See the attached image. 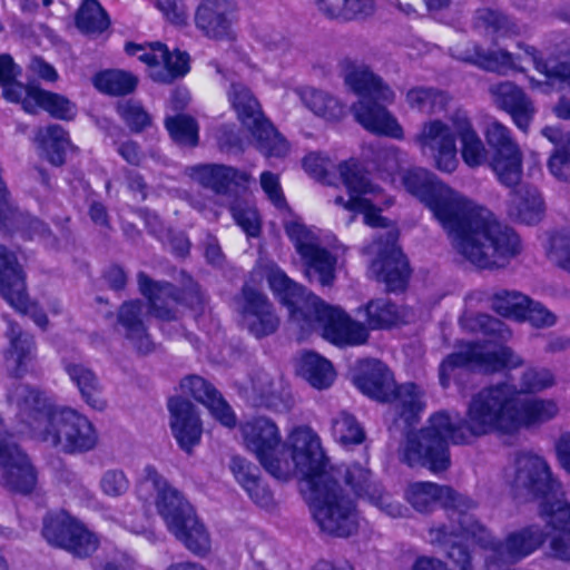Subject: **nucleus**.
Segmentation results:
<instances>
[{"label": "nucleus", "instance_id": "f257e3e1", "mask_svg": "<svg viewBox=\"0 0 570 570\" xmlns=\"http://www.w3.org/2000/svg\"><path fill=\"white\" fill-rule=\"evenodd\" d=\"M558 414L559 405L552 399L521 400L513 384L490 385L472 395L464 421L439 412L423 429L410 432L400 446V460L434 473L445 471L451 463L450 443L465 444L493 433L512 434L521 426L547 423Z\"/></svg>", "mask_w": 570, "mask_h": 570}, {"label": "nucleus", "instance_id": "f03ea898", "mask_svg": "<svg viewBox=\"0 0 570 570\" xmlns=\"http://www.w3.org/2000/svg\"><path fill=\"white\" fill-rule=\"evenodd\" d=\"M405 189L428 207L460 249H521V237L492 212L460 195L435 177L409 170Z\"/></svg>", "mask_w": 570, "mask_h": 570}, {"label": "nucleus", "instance_id": "7ed1b4c3", "mask_svg": "<svg viewBox=\"0 0 570 570\" xmlns=\"http://www.w3.org/2000/svg\"><path fill=\"white\" fill-rule=\"evenodd\" d=\"M264 269L274 296L287 309L289 322L302 333L318 332L338 346L360 345L367 341L365 326L352 321L341 308L328 305L276 265L268 264Z\"/></svg>", "mask_w": 570, "mask_h": 570}, {"label": "nucleus", "instance_id": "20e7f679", "mask_svg": "<svg viewBox=\"0 0 570 570\" xmlns=\"http://www.w3.org/2000/svg\"><path fill=\"white\" fill-rule=\"evenodd\" d=\"M22 422L35 436L66 453H82L96 448L98 434L92 423L71 409L51 410L48 400L37 390L13 382L7 393Z\"/></svg>", "mask_w": 570, "mask_h": 570}, {"label": "nucleus", "instance_id": "39448f33", "mask_svg": "<svg viewBox=\"0 0 570 570\" xmlns=\"http://www.w3.org/2000/svg\"><path fill=\"white\" fill-rule=\"evenodd\" d=\"M483 135L490 151L488 165L498 183L512 190L517 218L527 225L538 224L544 214V200L537 187L521 185L523 154L511 129L494 120Z\"/></svg>", "mask_w": 570, "mask_h": 570}, {"label": "nucleus", "instance_id": "423d86ee", "mask_svg": "<svg viewBox=\"0 0 570 570\" xmlns=\"http://www.w3.org/2000/svg\"><path fill=\"white\" fill-rule=\"evenodd\" d=\"M344 73L345 83L358 97L352 105L356 121L372 134L402 139V126L384 106L394 99V92L383 79L350 59L344 60Z\"/></svg>", "mask_w": 570, "mask_h": 570}, {"label": "nucleus", "instance_id": "0eeeda50", "mask_svg": "<svg viewBox=\"0 0 570 570\" xmlns=\"http://www.w3.org/2000/svg\"><path fill=\"white\" fill-rule=\"evenodd\" d=\"M454 132L450 126L440 119L423 124L416 136V142L422 151L430 150L436 169L451 174L459 165L456 137L461 141V157L468 167L476 168L487 160V149L471 121L466 118L455 124Z\"/></svg>", "mask_w": 570, "mask_h": 570}, {"label": "nucleus", "instance_id": "6e6552de", "mask_svg": "<svg viewBox=\"0 0 570 570\" xmlns=\"http://www.w3.org/2000/svg\"><path fill=\"white\" fill-rule=\"evenodd\" d=\"M337 475L314 479L306 488L307 500L313 519L323 532L347 538L357 533L362 517L355 501L337 484Z\"/></svg>", "mask_w": 570, "mask_h": 570}, {"label": "nucleus", "instance_id": "1a4fd4ad", "mask_svg": "<svg viewBox=\"0 0 570 570\" xmlns=\"http://www.w3.org/2000/svg\"><path fill=\"white\" fill-rule=\"evenodd\" d=\"M232 105L240 124L247 128L256 150L265 158H284L289 151L287 139L262 110L258 99L245 87L236 89Z\"/></svg>", "mask_w": 570, "mask_h": 570}, {"label": "nucleus", "instance_id": "9d476101", "mask_svg": "<svg viewBox=\"0 0 570 570\" xmlns=\"http://www.w3.org/2000/svg\"><path fill=\"white\" fill-rule=\"evenodd\" d=\"M278 460H286L291 465L288 478L298 473L305 482V487L312 485L314 479H326L341 472L328 465L324 454L321 439L308 426L295 428L283 444Z\"/></svg>", "mask_w": 570, "mask_h": 570}, {"label": "nucleus", "instance_id": "9b49d317", "mask_svg": "<svg viewBox=\"0 0 570 570\" xmlns=\"http://www.w3.org/2000/svg\"><path fill=\"white\" fill-rule=\"evenodd\" d=\"M244 444L262 466L273 476L288 479L291 464L278 460L282 450V436L276 424L264 416L254 417L240 425Z\"/></svg>", "mask_w": 570, "mask_h": 570}, {"label": "nucleus", "instance_id": "f8f14e48", "mask_svg": "<svg viewBox=\"0 0 570 570\" xmlns=\"http://www.w3.org/2000/svg\"><path fill=\"white\" fill-rule=\"evenodd\" d=\"M523 364V358L508 346L491 348L487 345L466 343L460 350L448 356L440 366V382L446 387L454 368L471 366L483 372L513 370Z\"/></svg>", "mask_w": 570, "mask_h": 570}, {"label": "nucleus", "instance_id": "ddd939ff", "mask_svg": "<svg viewBox=\"0 0 570 570\" xmlns=\"http://www.w3.org/2000/svg\"><path fill=\"white\" fill-rule=\"evenodd\" d=\"M124 51L129 57L137 59L149 68H158L160 61L163 69L150 73L154 82L160 85H171L176 80L185 78L190 71V56L187 51L179 48L173 51L161 41H146L137 43L127 41Z\"/></svg>", "mask_w": 570, "mask_h": 570}, {"label": "nucleus", "instance_id": "4468645a", "mask_svg": "<svg viewBox=\"0 0 570 570\" xmlns=\"http://www.w3.org/2000/svg\"><path fill=\"white\" fill-rule=\"evenodd\" d=\"M149 489L155 491V507L167 530L171 532L195 513L191 504L153 465H146L138 484V494L146 499Z\"/></svg>", "mask_w": 570, "mask_h": 570}, {"label": "nucleus", "instance_id": "2eb2a0df", "mask_svg": "<svg viewBox=\"0 0 570 570\" xmlns=\"http://www.w3.org/2000/svg\"><path fill=\"white\" fill-rule=\"evenodd\" d=\"M472 529H466L480 544L491 549L505 562H517L538 550L546 540V532L538 524H532L510 532L503 541H495L489 530L476 520L466 519Z\"/></svg>", "mask_w": 570, "mask_h": 570}, {"label": "nucleus", "instance_id": "dca6fc26", "mask_svg": "<svg viewBox=\"0 0 570 570\" xmlns=\"http://www.w3.org/2000/svg\"><path fill=\"white\" fill-rule=\"evenodd\" d=\"M512 487L520 495L527 493L547 501L566 500L561 483L552 476L546 460L531 453L520 454L515 460Z\"/></svg>", "mask_w": 570, "mask_h": 570}, {"label": "nucleus", "instance_id": "f3484780", "mask_svg": "<svg viewBox=\"0 0 570 570\" xmlns=\"http://www.w3.org/2000/svg\"><path fill=\"white\" fill-rule=\"evenodd\" d=\"M42 534L51 546L62 548L79 558L89 557L99 544L95 533L66 513L46 518Z\"/></svg>", "mask_w": 570, "mask_h": 570}, {"label": "nucleus", "instance_id": "a211bd4d", "mask_svg": "<svg viewBox=\"0 0 570 570\" xmlns=\"http://www.w3.org/2000/svg\"><path fill=\"white\" fill-rule=\"evenodd\" d=\"M0 229L24 242H57L50 227L39 217L19 210L11 202V193L0 167Z\"/></svg>", "mask_w": 570, "mask_h": 570}, {"label": "nucleus", "instance_id": "6ab92c4d", "mask_svg": "<svg viewBox=\"0 0 570 570\" xmlns=\"http://www.w3.org/2000/svg\"><path fill=\"white\" fill-rule=\"evenodd\" d=\"M138 285L141 294L149 301L150 312L163 321L176 318L175 307L179 302L195 307L203 303V295L194 282L185 287L180 294L168 283H155L144 272L138 273Z\"/></svg>", "mask_w": 570, "mask_h": 570}, {"label": "nucleus", "instance_id": "aec40b11", "mask_svg": "<svg viewBox=\"0 0 570 570\" xmlns=\"http://www.w3.org/2000/svg\"><path fill=\"white\" fill-rule=\"evenodd\" d=\"M237 4L234 0H200L195 9L196 29L207 39H234Z\"/></svg>", "mask_w": 570, "mask_h": 570}, {"label": "nucleus", "instance_id": "412c9836", "mask_svg": "<svg viewBox=\"0 0 570 570\" xmlns=\"http://www.w3.org/2000/svg\"><path fill=\"white\" fill-rule=\"evenodd\" d=\"M406 501L419 512H431L438 504L453 509L459 515L475 507V502L453 489L433 482H414L405 490Z\"/></svg>", "mask_w": 570, "mask_h": 570}, {"label": "nucleus", "instance_id": "4be33fe9", "mask_svg": "<svg viewBox=\"0 0 570 570\" xmlns=\"http://www.w3.org/2000/svg\"><path fill=\"white\" fill-rule=\"evenodd\" d=\"M36 471L13 440L0 441V483L16 492L28 493L36 485Z\"/></svg>", "mask_w": 570, "mask_h": 570}, {"label": "nucleus", "instance_id": "5701e85b", "mask_svg": "<svg viewBox=\"0 0 570 570\" xmlns=\"http://www.w3.org/2000/svg\"><path fill=\"white\" fill-rule=\"evenodd\" d=\"M490 94L495 106L510 116L513 125L528 134L537 109L525 90L512 81H500L490 87Z\"/></svg>", "mask_w": 570, "mask_h": 570}, {"label": "nucleus", "instance_id": "b1692460", "mask_svg": "<svg viewBox=\"0 0 570 570\" xmlns=\"http://www.w3.org/2000/svg\"><path fill=\"white\" fill-rule=\"evenodd\" d=\"M547 529L551 554L570 561V503L566 500L547 501L539 510Z\"/></svg>", "mask_w": 570, "mask_h": 570}, {"label": "nucleus", "instance_id": "393cba45", "mask_svg": "<svg viewBox=\"0 0 570 570\" xmlns=\"http://www.w3.org/2000/svg\"><path fill=\"white\" fill-rule=\"evenodd\" d=\"M242 316L245 326L256 337L273 334L279 325L268 297L249 285L243 288Z\"/></svg>", "mask_w": 570, "mask_h": 570}, {"label": "nucleus", "instance_id": "a878e982", "mask_svg": "<svg viewBox=\"0 0 570 570\" xmlns=\"http://www.w3.org/2000/svg\"><path fill=\"white\" fill-rule=\"evenodd\" d=\"M0 296L18 312L29 311L26 272L14 252H0Z\"/></svg>", "mask_w": 570, "mask_h": 570}, {"label": "nucleus", "instance_id": "bb28decb", "mask_svg": "<svg viewBox=\"0 0 570 570\" xmlns=\"http://www.w3.org/2000/svg\"><path fill=\"white\" fill-rule=\"evenodd\" d=\"M469 518L474 520L471 515L463 513L460 515V524L458 527L440 524L429 530V540L431 543L450 546L448 557L453 562L455 570H474L469 550L460 541H456L461 539H472L480 544V542L466 531V529H472L470 522L466 521Z\"/></svg>", "mask_w": 570, "mask_h": 570}, {"label": "nucleus", "instance_id": "cd10ccee", "mask_svg": "<svg viewBox=\"0 0 570 570\" xmlns=\"http://www.w3.org/2000/svg\"><path fill=\"white\" fill-rule=\"evenodd\" d=\"M147 314L146 306L138 299L125 302L117 313V331L141 354L155 348L146 325Z\"/></svg>", "mask_w": 570, "mask_h": 570}, {"label": "nucleus", "instance_id": "c85d7f7f", "mask_svg": "<svg viewBox=\"0 0 570 570\" xmlns=\"http://www.w3.org/2000/svg\"><path fill=\"white\" fill-rule=\"evenodd\" d=\"M170 428L179 446L186 452L197 445L203 434V426L196 407L187 400L171 397L168 401Z\"/></svg>", "mask_w": 570, "mask_h": 570}, {"label": "nucleus", "instance_id": "c756f323", "mask_svg": "<svg viewBox=\"0 0 570 570\" xmlns=\"http://www.w3.org/2000/svg\"><path fill=\"white\" fill-rule=\"evenodd\" d=\"M24 112L37 115L47 112L51 118L62 121H72L77 117V105L67 96L47 90L39 83H28Z\"/></svg>", "mask_w": 570, "mask_h": 570}, {"label": "nucleus", "instance_id": "7c9ffc66", "mask_svg": "<svg viewBox=\"0 0 570 570\" xmlns=\"http://www.w3.org/2000/svg\"><path fill=\"white\" fill-rule=\"evenodd\" d=\"M368 276L383 283L387 291H403L409 282L411 268L403 252H377L371 259Z\"/></svg>", "mask_w": 570, "mask_h": 570}, {"label": "nucleus", "instance_id": "2f4dec72", "mask_svg": "<svg viewBox=\"0 0 570 570\" xmlns=\"http://www.w3.org/2000/svg\"><path fill=\"white\" fill-rule=\"evenodd\" d=\"M199 184L216 195H229L239 188H247L250 175L247 171L224 164H202L194 169Z\"/></svg>", "mask_w": 570, "mask_h": 570}, {"label": "nucleus", "instance_id": "473e14b6", "mask_svg": "<svg viewBox=\"0 0 570 570\" xmlns=\"http://www.w3.org/2000/svg\"><path fill=\"white\" fill-rule=\"evenodd\" d=\"M180 390L184 394L203 403L209 410L212 416L224 426L233 428L235 425L236 416L232 407L216 389L203 377L197 375L185 377L180 382Z\"/></svg>", "mask_w": 570, "mask_h": 570}, {"label": "nucleus", "instance_id": "72a5a7b5", "mask_svg": "<svg viewBox=\"0 0 570 570\" xmlns=\"http://www.w3.org/2000/svg\"><path fill=\"white\" fill-rule=\"evenodd\" d=\"M7 322L6 336L9 340V346L3 354L4 366L12 375L20 376L27 372L33 358L35 342L32 336L23 333L16 323L9 320Z\"/></svg>", "mask_w": 570, "mask_h": 570}, {"label": "nucleus", "instance_id": "f704fd0d", "mask_svg": "<svg viewBox=\"0 0 570 570\" xmlns=\"http://www.w3.org/2000/svg\"><path fill=\"white\" fill-rule=\"evenodd\" d=\"M356 386L367 396L387 402L391 400L395 383L389 368L380 361H366L362 372L355 377Z\"/></svg>", "mask_w": 570, "mask_h": 570}, {"label": "nucleus", "instance_id": "c9c22d12", "mask_svg": "<svg viewBox=\"0 0 570 570\" xmlns=\"http://www.w3.org/2000/svg\"><path fill=\"white\" fill-rule=\"evenodd\" d=\"M36 142L42 157L52 167H62L66 164L71 140L62 126L50 124L45 128H39L36 132Z\"/></svg>", "mask_w": 570, "mask_h": 570}, {"label": "nucleus", "instance_id": "e433bc0d", "mask_svg": "<svg viewBox=\"0 0 570 570\" xmlns=\"http://www.w3.org/2000/svg\"><path fill=\"white\" fill-rule=\"evenodd\" d=\"M65 372L77 386L82 400L95 410H104L107 406L101 396V384L96 373L86 364L76 361H66Z\"/></svg>", "mask_w": 570, "mask_h": 570}, {"label": "nucleus", "instance_id": "4c0bfd02", "mask_svg": "<svg viewBox=\"0 0 570 570\" xmlns=\"http://www.w3.org/2000/svg\"><path fill=\"white\" fill-rule=\"evenodd\" d=\"M340 177L345 186L348 200L354 197L364 198L367 194H375L377 186L373 184L371 173L356 158L343 160L337 166Z\"/></svg>", "mask_w": 570, "mask_h": 570}, {"label": "nucleus", "instance_id": "58836bf2", "mask_svg": "<svg viewBox=\"0 0 570 570\" xmlns=\"http://www.w3.org/2000/svg\"><path fill=\"white\" fill-rule=\"evenodd\" d=\"M318 10L328 19L353 21L372 16L374 0H316Z\"/></svg>", "mask_w": 570, "mask_h": 570}, {"label": "nucleus", "instance_id": "ea45409f", "mask_svg": "<svg viewBox=\"0 0 570 570\" xmlns=\"http://www.w3.org/2000/svg\"><path fill=\"white\" fill-rule=\"evenodd\" d=\"M389 402H392L395 413L410 425L425 409V393L414 383L396 386Z\"/></svg>", "mask_w": 570, "mask_h": 570}, {"label": "nucleus", "instance_id": "a19ab883", "mask_svg": "<svg viewBox=\"0 0 570 570\" xmlns=\"http://www.w3.org/2000/svg\"><path fill=\"white\" fill-rule=\"evenodd\" d=\"M298 94L308 110L327 121H338L346 114V106L326 91L304 87Z\"/></svg>", "mask_w": 570, "mask_h": 570}, {"label": "nucleus", "instance_id": "79ce46f5", "mask_svg": "<svg viewBox=\"0 0 570 570\" xmlns=\"http://www.w3.org/2000/svg\"><path fill=\"white\" fill-rule=\"evenodd\" d=\"M461 60L484 71L505 73L513 67V55L507 50L488 51L481 45L473 43L461 56Z\"/></svg>", "mask_w": 570, "mask_h": 570}, {"label": "nucleus", "instance_id": "37998d69", "mask_svg": "<svg viewBox=\"0 0 570 570\" xmlns=\"http://www.w3.org/2000/svg\"><path fill=\"white\" fill-rule=\"evenodd\" d=\"M230 470L256 504L263 508H268L272 504V493L255 473V468H252L244 459L235 456L232 459Z\"/></svg>", "mask_w": 570, "mask_h": 570}, {"label": "nucleus", "instance_id": "c03bdc74", "mask_svg": "<svg viewBox=\"0 0 570 570\" xmlns=\"http://www.w3.org/2000/svg\"><path fill=\"white\" fill-rule=\"evenodd\" d=\"M455 261L479 271H498L520 263V252H456Z\"/></svg>", "mask_w": 570, "mask_h": 570}, {"label": "nucleus", "instance_id": "a18cd8bd", "mask_svg": "<svg viewBox=\"0 0 570 570\" xmlns=\"http://www.w3.org/2000/svg\"><path fill=\"white\" fill-rule=\"evenodd\" d=\"M170 533L196 556H206L210 550V535L196 513Z\"/></svg>", "mask_w": 570, "mask_h": 570}, {"label": "nucleus", "instance_id": "49530a36", "mask_svg": "<svg viewBox=\"0 0 570 570\" xmlns=\"http://www.w3.org/2000/svg\"><path fill=\"white\" fill-rule=\"evenodd\" d=\"M92 82L95 88L105 95L122 97L136 90L138 78L126 70L106 69L98 71Z\"/></svg>", "mask_w": 570, "mask_h": 570}, {"label": "nucleus", "instance_id": "de8ad7c7", "mask_svg": "<svg viewBox=\"0 0 570 570\" xmlns=\"http://www.w3.org/2000/svg\"><path fill=\"white\" fill-rule=\"evenodd\" d=\"M473 29L492 37L517 33V26L504 12L492 8H479L473 14Z\"/></svg>", "mask_w": 570, "mask_h": 570}, {"label": "nucleus", "instance_id": "09e8293b", "mask_svg": "<svg viewBox=\"0 0 570 570\" xmlns=\"http://www.w3.org/2000/svg\"><path fill=\"white\" fill-rule=\"evenodd\" d=\"M301 375L315 389H327L332 385L335 372L332 364L318 354L307 352L299 360Z\"/></svg>", "mask_w": 570, "mask_h": 570}, {"label": "nucleus", "instance_id": "8fccbe9b", "mask_svg": "<svg viewBox=\"0 0 570 570\" xmlns=\"http://www.w3.org/2000/svg\"><path fill=\"white\" fill-rule=\"evenodd\" d=\"M164 126L177 146L195 148L199 145V125L193 116L188 114L167 116Z\"/></svg>", "mask_w": 570, "mask_h": 570}, {"label": "nucleus", "instance_id": "3c124183", "mask_svg": "<svg viewBox=\"0 0 570 570\" xmlns=\"http://www.w3.org/2000/svg\"><path fill=\"white\" fill-rule=\"evenodd\" d=\"M110 24L109 14L98 0H85L76 14V26L86 35H101Z\"/></svg>", "mask_w": 570, "mask_h": 570}, {"label": "nucleus", "instance_id": "603ef678", "mask_svg": "<svg viewBox=\"0 0 570 570\" xmlns=\"http://www.w3.org/2000/svg\"><path fill=\"white\" fill-rule=\"evenodd\" d=\"M306 276L322 285H331L335 277L336 258L331 252H298Z\"/></svg>", "mask_w": 570, "mask_h": 570}, {"label": "nucleus", "instance_id": "864d4df0", "mask_svg": "<svg viewBox=\"0 0 570 570\" xmlns=\"http://www.w3.org/2000/svg\"><path fill=\"white\" fill-rule=\"evenodd\" d=\"M284 230L294 249H328L323 242V230L306 225L301 218L286 222Z\"/></svg>", "mask_w": 570, "mask_h": 570}, {"label": "nucleus", "instance_id": "5fc2aeb1", "mask_svg": "<svg viewBox=\"0 0 570 570\" xmlns=\"http://www.w3.org/2000/svg\"><path fill=\"white\" fill-rule=\"evenodd\" d=\"M344 476L347 485L351 487L352 491L360 498L372 499L376 498L380 484L373 479L372 472L360 463H353L344 469V472L340 468H335Z\"/></svg>", "mask_w": 570, "mask_h": 570}, {"label": "nucleus", "instance_id": "6e6d98bb", "mask_svg": "<svg viewBox=\"0 0 570 570\" xmlns=\"http://www.w3.org/2000/svg\"><path fill=\"white\" fill-rule=\"evenodd\" d=\"M524 52L531 57L537 71L542 73L549 81L567 85L570 88V51L563 60L557 61L550 66L533 46H525Z\"/></svg>", "mask_w": 570, "mask_h": 570}, {"label": "nucleus", "instance_id": "4d7b16f0", "mask_svg": "<svg viewBox=\"0 0 570 570\" xmlns=\"http://www.w3.org/2000/svg\"><path fill=\"white\" fill-rule=\"evenodd\" d=\"M557 384L554 373L543 366H528L518 380V393L535 394L553 387Z\"/></svg>", "mask_w": 570, "mask_h": 570}, {"label": "nucleus", "instance_id": "13d9d810", "mask_svg": "<svg viewBox=\"0 0 570 570\" xmlns=\"http://www.w3.org/2000/svg\"><path fill=\"white\" fill-rule=\"evenodd\" d=\"M229 213L235 224L249 238H257L262 234V218L258 210L242 199H235L229 205Z\"/></svg>", "mask_w": 570, "mask_h": 570}, {"label": "nucleus", "instance_id": "bf43d9fd", "mask_svg": "<svg viewBox=\"0 0 570 570\" xmlns=\"http://www.w3.org/2000/svg\"><path fill=\"white\" fill-rule=\"evenodd\" d=\"M529 304V296L517 292L500 289L492 295V308L500 315L513 320L524 316V307Z\"/></svg>", "mask_w": 570, "mask_h": 570}, {"label": "nucleus", "instance_id": "052dcab7", "mask_svg": "<svg viewBox=\"0 0 570 570\" xmlns=\"http://www.w3.org/2000/svg\"><path fill=\"white\" fill-rule=\"evenodd\" d=\"M365 311L367 323L372 328L389 327L397 324L402 318L399 307L387 298L371 301Z\"/></svg>", "mask_w": 570, "mask_h": 570}, {"label": "nucleus", "instance_id": "680f3d73", "mask_svg": "<svg viewBox=\"0 0 570 570\" xmlns=\"http://www.w3.org/2000/svg\"><path fill=\"white\" fill-rule=\"evenodd\" d=\"M117 114L134 134L145 131L153 124V118L142 104L132 99L119 102Z\"/></svg>", "mask_w": 570, "mask_h": 570}, {"label": "nucleus", "instance_id": "e2e57ef3", "mask_svg": "<svg viewBox=\"0 0 570 570\" xmlns=\"http://www.w3.org/2000/svg\"><path fill=\"white\" fill-rule=\"evenodd\" d=\"M332 435L343 445L360 444L365 434L356 419L347 412H340L332 421Z\"/></svg>", "mask_w": 570, "mask_h": 570}, {"label": "nucleus", "instance_id": "0e129e2a", "mask_svg": "<svg viewBox=\"0 0 570 570\" xmlns=\"http://www.w3.org/2000/svg\"><path fill=\"white\" fill-rule=\"evenodd\" d=\"M461 324L471 331L479 328L484 334L493 336L499 341H508L512 335L503 322L485 314L476 315L474 318L464 316L461 318Z\"/></svg>", "mask_w": 570, "mask_h": 570}, {"label": "nucleus", "instance_id": "69168bd1", "mask_svg": "<svg viewBox=\"0 0 570 570\" xmlns=\"http://www.w3.org/2000/svg\"><path fill=\"white\" fill-rule=\"evenodd\" d=\"M328 158L323 157L320 153H308L302 159L304 170L316 181L332 186L334 185V174L327 169Z\"/></svg>", "mask_w": 570, "mask_h": 570}, {"label": "nucleus", "instance_id": "338daca9", "mask_svg": "<svg viewBox=\"0 0 570 570\" xmlns=\"http://www.w3.org/2000/svg\"><path fill=\"white\" fill-rule=\"evenodd\" d=\"M549 173L559 181H570V146H560L551 153L548 163Z\"/></svg>", "mask_w": 570, "mask_h": 570}, {"label": "nucleus", "instance_id": "774afa93", "mask_svg": "<svg viewBox=\"0 0 570 570\" xmlns=\"http://www.w3.org/2000/svg\"><path fill=\"white\" fill-rule=\"evenodd\" d=\"M520 321H527L532 326L541 328L554 325L557 317L540 302H535L529 297V304L524 307V316Z\"/></svg>", "mask_w": 570, "mask_h": 570}]
</instances>
